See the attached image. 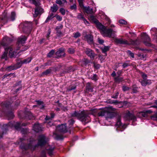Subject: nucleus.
<instances>
[{"mask_svg": "<svg viewBox=\"0 0 157 157\" xmlns=\"http://www.w3.org/2000/svg\"><path fill=\"white\" fill-rule=\"evenodd\" d=\"M12 41V40L7 36L3 38L1 42V45L4 47L5 51L2 55V58L5 60L7 59L8 55L11 58L15 57L16 52L13 51L12 48L10 47H7L8 44Z\"/></svg>", "mask_w": 157, "mask_h": 157, "instance_id": "obj_1", "label": "nucleus"}, {"mask_svg": "<svg viewBox=\"0 0 157 157\" xmlns=\"http://www.w3.org/2000/svg\"><path fill=\"white\" fill-rule=\"evenodd\" d=\"M98 29L101 30V33L103 36L109 37H114L116 36L117 31L113 30L111 29H107L102 25L99 24Z\"/></svg>", "mask_w": 157, "mask_h": 157, "instance_id": "obj_2", "label": "nucleus"}, {"mask_svg": "<svg viewBox=\"0 0 157 157\" xmlns=\"http://www.w3.org/2000/svg\"><path fill=\"white\" fill-rule=\"evenodd\" d=\"M89 114L86 111H83L78 113L75 111L71 114V116L73 117H76L82 121H86L89 118Z\"/></svg>", "mask_w": 157, "mask_h": 157, "instance_id": "obj_3", "label": "nucleus"}, {"mask_svg": "<svg viewBox=\"0 0 157 157\" xmlns=\"http://www.w3.org/2000/svg\"><path fill=\"white\" fill-rule=\"evenodd\" d=\"M48 140V139L46 138L44 136H40L39 137L38 144L39 145L42 146L46 144Z\"/></svg>", "mask_w": 157, "mask_h": 157, "instance_id": "obj_4", "label": "nucleus"}, {"mask_svg": "<svg viewBox=\"0 0 157 157\" xmlns=\"http://www.w3.org/2000/svg\"><path fill=\"white\" fill-rule=\"evenodd\" d=\"M32 26V23L30 22H25L23 27V31L24 32L29 33Z\"/></svg>", "mask_w": 157, "mask_h": 157, "instance_id": "obj_5", "label": "nucleus"}, {"mask_svg": "<svg viewBox=\"0 0 157 157\" xmlns=\"http://www.w3.org/2000/svg\"><path fill=\"white\" fill-rule=\"evenodd\" d=\"M142 38L144 39V43L145 44L148 46L150 45L151 39L145 33L141 34Z\"/></svg>", "mask_w": 157, "mask_h": 157, "instance_id": "obj_6", "label": "nucleus"}, {"mask_svg": "<svg viewBox=\"0 0 157 157\" xmlns=\"http://www.w3.org/2000/svg\"><path fill=\"white\" fill-rule=\"evenodd\" d=\"M56 130L61 132H66L67 131V129L66 124H62L58 126L56 128Z\"/></svg>", "mask_w": 157, "mask_h": 157, "instance_id": "obj_7", "label": "nucleus"}, {"mask_svg": "<svg viewBox=\"0 0 157 157\" xmlns=\"http://www.w3.org/2000/svg\"><path fill=\"white\" fill-rule=\"evenodd\" d=\"M151 33L153 35V40L157 43V29L155 28L151 29Z\"/></svg>", "mask_w": 157, "mask_h": 157, "instance_id": "obj_8", "label": "nucleus"}, {"mask_svg": "<svg viewBox=\"0 0 157 157\" xmlns=\"http://www.w3.org/2000/svg\"><path fill=\"white\" fill-rule=\"evenodd\" d=\"M89 19L90 20L92 21L93 22L95 23L97 25V27L98 28L99 24L102 25L99 22L98 20H97L95 17L92 15H90L89 16L88 15Z\"/></svg>", "mask_w": 157, "mask_h": 157, "instance_id": "obj_9", "label": "nucleus"}, {"mask_svg": "<svg viewBox=\"0 0 157 157\" xmlns=\"http://www.w3.org/2000/svg\"><path fill=\"white\" fill-rule=\"evenodd\" d=\"M126 117L128 120H132L133 121H135L136 120V117L133 113H131L129 111H128L125 115Z\"/></svg>", "mask_w": 157, "mask_h": 157, "instance_id": "obj_10", "label": "nucleus"}, {"mask_svg": "<svg viewBox=\"0 0 157 157\" xmlns=\"http://www.w3.org/2000/svg\"><path fill=\"white\" fill-rule=\"evenodd\" d=\"M86 53L91 58H94L95 56V54L94 52L91 49L87 48L85 51Z\"/></svg>", "mask_w": 157, "mask_h": 157, "instance_id": "obj_11", "label": "nucleus"}, {"mask_svg": "<svg viewBox=\"0 0 157 157\" xmlns=\"http://www.w3.org/2000/svg\"><path fill=\"white\" fill-rule=\"evenodd\" d=\"M114 41L117 44H129L128 43L127 40L122 39L115 38L114 39Z\"/></svg>", "mask_w": 157, "mask_h": 157, "instance_id": "obj_12", "label": "nucleus"}, {"mask_svg": "<svg viewBox=\"0 0 157 157\" xmlns=\"http://www.w3.org/2000/svg\"><path fill=\"white\" fill-rule=\"evenodd\" d=\"M33 129L36 132H38L42 130L40 125L39 123L34 124L33 127Z\"/></svg>", "mask_w": 157, "mask_h": 157, "instance_id": "obj_13", "label": "nucleus"}, {"mask_svg": "<svg viewBox=\"0 0 157 157\" xmlns=\"http://www.w3.org/2000/svg\"><path fill=\"white\" fill-rule=\"evenodd\" d=\"M85 38L87 42L90 44L93 43V37L90 34L87 35Z\"/></svg>", "mask_w": 157, "mask_h": 157, "instance_id": "obj_14", "label": "nucleus"}, {"mask_svg": "<svg viewBox=\"0 0 157 157\" xmlns=\"http://www.w3.org/2000/svg\"><path fill=\"white\" fill-rule=\"evenodd\" d=\"M43 11V9L40 7L36 8L35 9L34 13L33 14L34 17H36L39 14L42 12Z\"/></svg>", "mask_w": 157, "mask_h": 157, "instance_id": "obj_15", "label": "nucleus"}, {"mask_svg": "<svg viewBox=\"0 0 157 157\" xmlns=\"http://www.w3.org/2000/svg\"><path fill=\"white\" fill-rule=\"evenodd\" d=\"M56 55L59 57L64 56L65 55L64 49L61 48L56 52Z\"/></svg>", "mask_w": 157, "mask_h": 157, "instance_id": "obj_16", "label": "nucleus"}, {"mask_svg": "<svg viewBox=\"0 0 157 157\" xmlns=\"http://www.w3.org/2000/svg\"><path fill=\"white\" fill-rule=\"evenodd\" d=\"M105 110L106 113H113L115 111L116 109L113 108L112 107H109L104 108Z\"/></svg>", "mask_w": 157, "mask_h": 157, "instance_id": "obj_17", "label": "nucleus"}, {"mask_svg": "<svg viewBox=\"0 0 157 157\" xmlns=\"http://www.w3.org/2000/svg\"><path fill=\"white\" fill-rule=\"evenodd\" d=\"M82 8L83 9L85 12L88 14H91L94 13L93 9L91 8H90L89 6L85 7L83 6V7H82Z\"/></svg>", "mask_w": 157, "mask_h": 157, "instance_id": "obj_18", "label": "nucleus"}, {"mask_svg": "<svg viewBox=\"0 0 157 157\" xmlns=\"http://www.w3.org/2000/svg\"><path fill=\"white\" fill-rule=\"evenodd\" d=\"M31 60L32 58L31 57H29L24 59L23 61H21L20 62L21 63H20L19 66L17 67V68L20 67L22 64H26L29 63L31 61Z\"/></svg>", "mask_w": 157, "mask_h": 157, "instance_id": "obj_19", "label": "nucleus"}, {"mask_svg": "<svg viewBox=\"0 0 157 157\" xmlns=\"http://www.w3.org/2000/svg\"><path fill=\"white\" fill-rule=\"evenodd\" d=\"M141 85L143 86H145L147 84H150L151 83V81L150 80L143 79L140 82Z\"/></svg>", "mask_w": 157, "mask_h": 157, "instance_id": "obj_20", "label": "nucleus"}, {"mask_svg": "<svg viewBox=\"0 0 157 157\" xmlns=\"http://www.w3.org/2000/svg\"><path fill=\"white\" fill-rule=\"evenodd\" d=\"M26 40V38L25 36H21L19 37L18 39V42L19 44H24Z\"/></svg>", "mask_w": 157, "mask_h": 157, "instance_id": "obj_21", "label": "nucleus"}, {"mask_svg": "<svg viewBox=\"0 0 157 157\" xmlns=\"http://www.w3.org/2000/svg\"><path fill=\"white\" fill-rule=\"evenodd\" d=\"M137 116L139 117H146L147 116L145 111L139 112L137 113Z\"/></svg>", "mask_w": 157, "mask_h": 157, "instance_id": "obj_22", "label": "nucleus"}, {"mask_svg": "<svg viewBox=\"0 0 157 157\" xmlns=\"http://www.w3.org/2000/svg\"><path fill=\"white\" fill-rule=\"evenodd\" d=\"M106 113L105 108L101 109L98 112V115L99 116H103Z\"/></svg>", "mask_w": 157, "mask_h": 157, "instance_id": "obj_23", "label": "nucleus"}, {"mask_svg": "<svg viewBox=\"0 0 157 157\" xmlns=\"http://www.w3.org/2000/svg\"><path fill=\"white\" fill-rule=\"evenodd\" d=\"M46 149L48 151V152L50 155H52V151L54 149V147H50V146H49Z\"/></svg>", "mask_w": 157, "mask_h": 157, "instance_id": "obj_24", "label": "nucleus"}, {"mask_svg": "<svg viewBox=\"0 0 157 157\" xmlns=\"http://www.w3.org/2000/svg\"><path fill=\"white\" fill-rule=\"evenodd\" d=\"M58 8L57 5L54 4L51 7V10L53 12H56L58 10Z\"/></svg>", "mask_w": 157, "mask_h": 157, "instance_id": "obj_25", "label": "nucleus"}, {"mask_svg": "<svg viewBox=\"0 0 157 157\" xmlns=\"http://www.w3.org/2000/svg\"><path fill=\"white\" fill-rule=\"evenodd\" d=\"M54 16V14L53 13H51L47 17V18L45 22H47L48 21H49L51 20L52 18H53L54 17H55Z\"/></svg>", "mask_w": 157, "mask_h": 157, "instance_id": "obj_26", "label": "nucleus"}, {"mask_svg": "<svg viewBox=\"0 0 157 157\" xmlns=\"http://www.w3.org/2000/svg\"><path fill=\"white\" fill-rule=\"evenodd\" d=\"M116 125L118 126V127H122L124 129L126 127V125H124L121 126V121L120 120H119L116 124Z\"/></svg>", "mask_w": 157, "mask_h": 157, "instance_id": "obj_27", "label": "nucleus"}, {"mask_svg": "<svg viewBox=\"0 0 157 157\" xmlns=\"http://www.w3.org/2000/svg\"><path fill=\"white\" fill-rule=\"evenodd\" d=\"M109 47L108 46H105L103 48H101L102 52L104 53H106V52L109 50Z\"/></svg>", "mask_w": 157, "mask_h": 157, "instance_id": "obj_28", "label": "nucleus"}, {"mask_svg": "<svg viewBox=\"0 0 157 157\" xmlns=\"http://www.w3.org/2000/svg\"><path fill=\"white\" fill-rule=\"evenodd\" d=\"M55 116V114L53 113H51V117L46 116V118H45V119L46 120H52V118H53Z\"/></svg>", "mask_w": 157, "mask_h": 157, "instance_id": "obj_29", "label": "nucleus"}, {"mask_svg": "<svg viewBox=\"0 0 157 157\" xmlns=\"http://www.w3.org/2000/svg\"><path fill=\"white\" fill-rule=\"evenodd\" d=\"M52 71L51 69L50 68L48 69L42 73V75H47L50 74Z\"/></svg>", "mask_w": 157, "mask_h": 157, "instance_id": "obj_30", "label": "nucleus"}, {"mask_svg": "<svg viewBox=\"0 0 157 157\" xmlns=\"http://www.w3.org/2000/svg\"><path fill=\"white\" fill-rule=\"evenodd\" d=\"M29 1L31 3L34 4L36 6H39L40 5L39 2L38 1L36 2V0H29Z\"/></svg>", "mask_w": 157, "mask_h": 157, "instance_id": "obj_31", "label": "nucleus"}, {"mask_svg": "<svg viewBox=\"0 0 157 157\" xmlns=\"http://www.w3.org/2000/svg\"><path fill=\"white\" fill-rule=\"evenodd\" d=\"M70 9L76 11L77 9V7L76 4L75 3L73 5L71 6L70 7Z\"/></svg>", "mask_w": 157, "mask_h": 157, "instance_id": "obj_32", "label": "nucleus"}, {"mask_svg": "<svg viewBox=\"0 0 157 157\" xmlns=\"http://www.w3.org/2000/svg\"><path fill=\"white\" fill-rule=\"evenodd\" d=\"M37 104L39 105L40 106L39 107L41 109L44 108V106L43 105V103L42 101H36Z\"/></svg>", "mask_w": 157, "mask_h": 157, "instance_id": "obj_33", "label": "nucleus"}, {"mask_svg": "<svg viewBox=\"0 0 157 157\" xmlns=\"http://www.w3.org/2000/svg\"><path fill=\"white\" fill-rule=\"evenodd\" d=\"M115 80L117 82H120L122 81L123 80L122 78L118 76L115 78Z\"/></svg>", "mask_w": 157, "mask_h": 157, "instance_id": "obj_34", "label": "nucleus"}, {"mask_svg": "<svg viewBox=\"0 0 157 157\" xmlns=\"http://www.w3.org/2000/svg\"><path fill=\"white\" fill-rule=\"evenodd\" d=\"M127 53L128 55L130 56L132 58H134V54L133 53L131 52L130 51L128 50L127 52Z\"/></svg>", "mask_w": 157, "mask_h": 157, "instance_id": "obj_35", "label": "nucleus"}, {"mask_svg": "<svg viewBox=\"0 0 157 157\" xmlns=\"http://www.w3.org/2000/svg\"><path fill=\"white\" fill-rule=\"evenodd\" d=\"M15 13L14 12H12L11 13V20L13 21L15 19Z\"/></svg>", "mask_w": 157, "mask_h": 157, "instance_id": "obj_36", "label": "nucleus"}, {"mask_svg": "<svg viewBox=\"0 0 157 157\" xmlns=\"http://www.w3.org/2000/svg\"><path fill=\"white\" fill-rule=\"evenodd\" d=\"M151 118L153 120L157 121V112L154 115L151 117Z\"/></svg>", "mask_w": 157, "mask_h": 157, "instance_id": "obj_37", "label": "nucleus"}, {"mask_svg": "<svg viewBox=\"0 0 157 157\" xmlns=\"http://www.w3.org/2000/svg\"><path fill=\"white\" fill-rule=\"evenodd\" d=\"M55 52V51L53 50H51L48 54V56L49 57H51L52 56Z\"/></svg>", "mask_w": 157, "mask_h": 157, "instance_id": "obj_38", "label": "nucleus"}, {"mask_svg": "<svg viewBox=\"0 0 157 157\" xmlns=\"http://www.w3.org/2000/svg\"><path fill=\"white\" fill-rule=\"evenodd\" d=\"M83 0H78L79 5L81 8H82V7H83Z\"/></svg>", "mask_w": 157, "mask_h": 157, "instance_id": "obj_39", "label": "nucleus"}, {"mask_svg": "<svg viewBox=\"0 0 157 157\" xmlns=\"http://www.w3.org/2000/svg\"><path fill=\"white\" fill-rule=\"evenodd\" d=\"M120 24L122 25H125L127 24V22L124 20H120L119 21Z\"/></svg>", "mask_w": 157, "mask_h": 157, "instance_id": "obj_40", "label": "nucleus"}, {"mask_svg": "<svg viewBox=\"0 0 157 157\" xmlns=\"http://www.w3.org/2000/svg\"><path fill=\"white\" fill-rule=\"evenodd\" d=\"M59 12L63 15H64L65 14V9L63 8H61L60 9Z\"/></svg>", "mask_w": 157, "mask_h": 157, "instance_id": "obj_41", "label": "nucleus"}, {"mask_svg": "<svg viewBox=\"0 0 157 157\" xmlns=\"http://www.w3.org/2000/svg\"><path fill=\"white\" fill-rule=\"evenodd\" d=\"M80 36V33L78 32H76L74 34V37L75 38H77Z\"/></svg>", "mask_w": 157, "mask_h": 157, "instance_id": "obj_42", "label": "nucleus"}, {"mask_svg": "<svg viewBox=\"0 0 157 157\" xmlns=\"http://www.w3.org/2000/svg\"><path fill=\"white\" fill-rule=\"evenodd\" d=\"M68 52L69 53L72 54L75 52V50L74 49L72 48H69L68 49Z\"/></svg>", "mask_w": 157, "mask_h": 157, "instance_id": "obj_43", "label": "nucleus"}, {"mask_svg": "<svg viewBox=\"0 0 157 157\" xmlns=\"http://www.w3.org/2000/svg\"><path fill=\"white\" fill-rule=\"evenodd\" d=\"M77 17L78 19H82L83 20H84V19L81 13L78 14L77 16Z\"/></svg>", "mask_w": 157, "mask_h": 157, "instance_id": "obj_44", "label": "nucleus"}, {"mask_svg": "<svg viewBox=\"0 0 157 157\" xmlns=\"http://www.w3.org/2000/svg\"><path fill=\"white\" fill-rule=\"evenodd\" d=\"M51 32V29H49L48 30V33H47V35H46V37H47V38L48 39V38L50 36V34Z\"/></svg>", "mask_w": 157, "mask_h": 157, "instance_id": "obj_45", "label": "nucleus"}, {"mask_svg": "<svg viewBox=\"0 0 157 157\" xmlns=\"http://www.w3.org/2000/svg\"><path fill=\"white\" fill-rule=\"evenodd\" d=\"M56 19L59 21H61L62 20V17L58 15H56L55 16Z\"/></svg>", "mask_w": 157, "mask_h": 157, "instance_id": "obj_46", "label": "nucleus"}, {"mask_svg": "<svg viewBox=\"0 0 157 157\" xmlns=\"http://www.w3.org/2000/svg\"><path fill=\"white\" fill-rule=\"evenodd\" d=\"M91 78L94 81H96L97 80V75H96L94 74L92 77Z\"/></svg>", "mask_w": 157, "mask_h": 157, "instance_id": "obj_47", "label": "nucleus"}, {"mask_svg": "<svg viewBox=\"0 0 157 157\" xmlns=\"http://www.w3.org/2000/svg\"><path fill=\"white\" fill-rule=\"evenodd\" d=\"M122 89L124 91H125L128 90L129 88L128 87L123 86L122 87Z\"/></svg>", "mask_w": 157, "mask_h": 157, "instance_id": "obj_48", "label": "nucleus"}, {"mask_svg": "<svg viewBox=\"0 0 157 157\" xmlns=\"http://www.w3.org/2000/svg\"><path fill=\"white\" fill-rule=\"evenodd\" d=\"M119 94V92H117L116 93L115 95H113L112 96V98H117Z\"/></svg>", "mask_w": 157, "mask_h": 157, "instance_id": "obj_49", "label": "nucleus"}, {"mask_svg": "<svg viewBox=\"0 0 157 157\" xmlns=\"http://www.w3.org/2000/svg\"><path fill=\"white\" fill-rule=\"evenodd\" d=\"M21 124L19 122H17L16 123V124L15 125V127L16 129H17L18 128H19Z\"/></svg>", "mask_w": 157, "mask_h": 157, "instance_id": "obj_50", "label": "nucleus"}, {"mask_svg": "<svg viewBox=\"0 0 157 157\" xmlns=\"http://www.w3.org/2000/svg\"><path fill=\"white\" fill-rule=\"evenodd\" d=\"M98 43H100V44H102L104 42V40H103L99 38H98Z\"/></svg>", "mask_w": 157, "mask_h": 157, "instance_id": "obj_51", "label": "nucleus"}, {"mask_svg": "<svg viewBox=\"0 0 157 157\" xmlns=\"http://www.w3.org/2000/svg\"><path fill=\"white\" fill-rule=\"evenodd\" d=\"M137 55L139 57H140V58L141 59H144L145 57V56L144 55H142L140 54H139Z\"/></svg>", "mask_w": 157, "mask_h": 157, "instance_id": "obj_52", "label": "nucleus"}, {"mask_svg": "<svg viewBox=\"0 0 157 157\" xmlns=\"http://www.w3.org/2000/svg\"><path fill=\"white\" fill-rule=\"evenodd\" d=\"M56 3L60 5L62 4V2L60 0H56Z\"/></svg>", "mask_w": 157, "mask_h": 157, "instance_id": "obj_53", "label": "nucleus"}, {"mask_svg": "<svg viewBox=\"0 0 157 157\" xmlns=\"http://www.w3.org/2000/svg\"><path fill=\"white\" fill-rule=\"evenodd\" d=\"M69 122L70 124H73L74 123L75 121L73 119H71L69 121Z\"/></svg>", "mask_w": 157, "mask_h": 157, "instance_id": "obj_54", "label": "nucleus"}, {"mask_svg": "<svg viewBox=\"0 0 157 157\" xmlns=\"http://www.w3.org/2000/svg\"><path fill=\"white\" fill-rule=\"evenodd\" d=\"M147 75L145 74H143L142 75V77L143 79H146Z\"/></svg>", "mask_w": 157, "mask_h": 157, "instance_id": "obj_55", "label": "nucleus"}, {"mask_svg": "<svg viewBox=\"0 0 157 157\" xmlns=\"http://www.w3.org/2000/svg\"><path fill=\"white\" fill-rule=\"evenodd\" d=\"M58 27H57L56 28V29L57 31V33L58 34V35H59L60 36L61 34L62 33L60 31H58Z\"/></svg>", "mask_w": 157, "mask_h": 157, "instance_id": "obj_56", "label": "nucleus"}, {"mask_svg": "<svg viewBox=\"0 0 157 157\" xmlns=\"http://www.w3.org/2000/svg\"><path fill=\"white\" fill-rule=\"evenodd\" d=\"M145 111L147 115L148 114H150L152 113V111L150 110H147Z\"/></svg>", "mask_w": 157, "mask_h": 157, "instance_id": "obj_57", "label": "nucleus"}, {"mask_svg": "<svg viewBox=\"0 0 157 157\" xmlns=\"http://www.w3.org/2000/svg\"><path fill=\"white\" fill-rule=\"evenodd\" d=\"M29 113V119H32L33 117L32 114L30 113Z\"/></svg>", "mask_w": 157, "mask_h": 157, "instance_id": "obj_58", "label": "nucleus"}, {"mask_svg": "<svg viewBox=\"0 0 157 157\" xmlns=\"http://www.w3.org/2000/svg\"><path fill=\"white\" fill-rule=\"evenodd\" d=\"M94 66L96 68H98L100 67V65L99 64H94Z\"/></svg>", "mask_w": 157, "mask_h": 157, "instance_id": "obj_59", "label": "nucleus"}, {"mask_svg": "<svg viewBox=\"0 0 157 157\" xmlns=\"http://www.w3.org/2000/svg\"><path fill=\"white\" fill-rule=\"evenodd\" d=\"M128 66V65L127 63H124L123 65V68H125L127 67Z\"/></svg>", "mask_w": 157, "mask_h": 157, "instance_id": "obj_60", "label": "nucleus"}, {"mask_svg": "<svg viewBox=\"0 0 157 157\" xmlns=\"http://www.w3.org/2000/svg\"><path fill=\"white\" fill-rule=\"evenodd\" d=\"M83 21H84V23L86 24H89V22L87 21L86 20L85 18L84 19V20H83Z\"/></svg>", "mask_w": 157, "mask_h": 157, "instance_id": "obj_61", "label": "nucleus"}, {"mask_svg": "<svg viewBox=\"0 0 157 157\" xmlns=\"http://www.w3.org/2000/svg\"><path fill=\"white\" fill-rule=\"evenodd\" d=\"M14 69V67H11V66L10 67H8V70H12Z\"/></svg>", "mask_w": 157, "mask_h": 157, "instance_id": "obj_62", "label": "nucleus"}, {"mask_svg": "<svg viewBox=\"0 0 157 157\" xmlns=\"http://www.w3.org/2000/svg\"><path fill=\"white\" fill-rule=\"evenodd\" d=\"M116 75V73L115 71H114L112 73L111 75L112 76L114 77Z\"/></svg>", "mask_w": 157, "mask_h": 157, "instance_id": "obj_63", "label": "nucleus"}, {"mask_svg": "<svg viewBox=\"0 0 157 157\" xmlns=\"http://www.w3.org/2000/svg\"><path fill=\"white\" fill-rule=\"evenodd\" d=\"M110 27L111 28L114 27L115 26L113 24L111 25L110 26Z\"/></svg>", "mask_w": 157, "mask_h": 157, "instance_id": "obj_64", "label": "nucleus"}]
</instances>
